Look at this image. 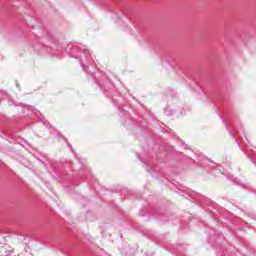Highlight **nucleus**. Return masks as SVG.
Here are the masks:
<instances>
[{"label": "nucleus", "mask_w": 256, "mask_h": 256, "mask_svg": "<svg viewBox=\"0 0 256 256\" xmlns=\"http://www.w3.org/2000/svg\"><path fill=\"white\" fill-rule=\"evenodd\" d=\"M70 55L74 57V59H80V65L86 73L88 67L85 66L86 63H91L93 61V57L91 56V52L85 48H80L79 46H75L71 49Z\"/></svg>", "instance_id": "nucleus-1"}, {"label": "nucleus", "mask_w": 256, "mask_h": 256, "mask_svg": "<svg viewBox=\"0 0 256 256\" xmlns=\"http://www.w3.org/2000/svg\"><path fill=\"white\" fill-rule=\"evenodd\" d=\"M223 121H224L225 128L230 133V137H233L234 141H236V143H239V141H237V137H235V133H233V131H231V127H229V124H227V121H225V120H223Z\"/></svg>", "instance_id": "nucleus-2"}, {"label": "nucleus", "mask_w": 256, "mask_h": 256, "mask_svg": "<svg viewBox=\"0 0 256 256\" xmlns=\"http://www.w3.org/2000/svg\"><path fill=\"white\" fill-rule=\"evenodd\" d=\"M209 163H210V165H213V162L205 159V160H203L202 165H203V167H207V166L209 167Z\"/></svg>", "instance_id": "nucleus-3"}, {"label": "nucleus", "mask_w": 256, "mask_h": 256, "mask_svg": "<svg viewBox=\"0 0 256 256\" xmlns=\"http://www.w3.org/2000/svg\"><path fill=\"white\" fill-rule=\"evenodd\" d=\"M165 115H167V117H171V115H173V111L169 110V109H166L164 111Z\"/></svg>", "instance_id": "nucleus-4"}, {"label": "nucleus", "mask_w": 256, "mask_h": 256, "mask_svg": "<svg viewBox=\"0 0 256 256\" xmlns=\"http://www.w3.org/2000/svg\"><path fill=\"white\" fill-rule=\"evenodd\" d=\"M229 179H230L231 181H235V177H234L233 175H230Z\"/></svg>", "instance_id": "nucleus-5"}, {"label": "nucleus", "mask_w": 256, "mask_h": 256, "mask_svg": "<svg viewBox=\"0 0 256 256\" xmlns=\"http://www.w3.org/2000/svg\"><path fill=\"white\" fill-rule=\"evenodd\" d=\"M220 119L223 121V115H220Z\"/></svg>", "instance_id": "nucleus-6"}]
</instances>
